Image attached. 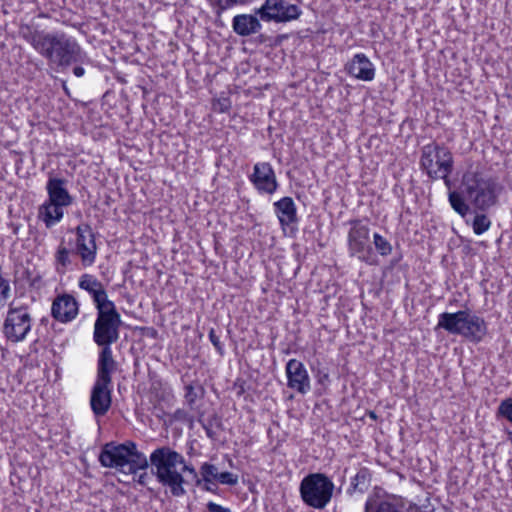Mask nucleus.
Returning a JSON list of instances; mask_svg holds the SVG:
<instances>
[{
	"instance_id": "20e7f679",
	"label": "nucleus",
	"mask_w": 512,
	"mask_h": 512,
	"mask_svg": "<svg viewBox=\"0 0 512 512\" xmlns=\"http://www.w3.org/2000/svg\"><path fill=\"white\" fill-rule=\"evenodd\" d=\"M67 180L49 176L46 184L48 199L39 207L38 217L47 228L60 222L64 208L73 204L74 198L67 189Z\"/></svg>"
},
{
	"instance_id": "09e8293b",
	"label": "nucleus",
	"mask_w": 512,
	"mask_h": 512,
	"mask_svg": "<svg viewBox=\"0 0 512 512\" xmlns=\"http://www.w3.org/2000/svg\"><path fill=\"white\" fill-rule=\"evenodd\" d=\"M370 416H371V418H374V419L376 418V415H375V413H374V412H371V413H370Z\"/></svg>"
},
{
	"instance_id": "79ce46f5",
	"label": "nucleus",
	"mask_w": 512,
	"mask_h": 512,
	"mask_svg": "<svg viewBox=\"0 0 512 512\" xmlns=\"http://www.w3.org/2000/svg\"><path fill=\"white\" fill-rule=\"evenodd\" d=\"M150 478L149 474L145 471L143 473H141L138 478H137V483L142 485V486H146L147 485V480Z\"/></svg>"
},
{
	"instance_id": "a19ab883",
	"label": "nucleus",
	"mask_w": 512,
	"mask_h": 512,
	"mask_svg": "<svg viewBox=\"0 0 512 512\" xmlns=\"http://www.w3.org/2000/svg\"><path fill=\"white\" fill-rule=\"evenodd\" d=\"M83 65L84 64H75V67L73 68V74L78 78L84 76L85 74V69Z\"/></svg>"
},
{
	"instance_id": "a18cd8bd",
	"label": "nucleus",
	"mask_w": 512,
	"mask_h": 512,
	"mask_svg": "<svg viewBox=\"0 0 512 512\" xmlns=\"http://www.w3.org/2000/svg\"><path fill=\"white\" fill-rule=\"evenodd\" d=\"M444 181L445 186L450 190L451 189V180L449 178V175H446L445 178H441Z\"/></svg>"
},
{
	"instance_id": "c9c22d12",
	"label": "nucleus",
	"mask_w": 512,
	"mask_h": 512,
	"mask_svg": "<svg viewBox=\"0 0 512 512\" xmlns=\"http://www.w3.org/2000/svg\"><path fill=\"white\" fill-rule=\"evenodd\" d=\"M217 481L221 484L234 486L238 483V476L231 472H219Z\"/></svg>"
},
{
	"instance_id": "dca6fc26",
	"label": "nucleus",
	"mask_w": 512,
	"mask_h": 512,
	"mask_svg": "<svg viewBox=\"0 0 512 512\" xmlns=\"http://www.w3.org/2000/svg\"><path fill=\"white\" fill-rule=\"evenodd\" d=\"M78 312V302L72 295H59L52 303L51 314L55 320L61 323L72 321L76 318Z\"/></svg>"
},
{
	"instance_id": "423d86ee",
	"label": "nucleus",
	"mask_w": 512,
	"mask_h": 512,
	"mask_svg": "<svg viewBox=\"0 0 512 512\" xmlns=\"http://www.w3.org/2000/svg\"><path fill=\"white\" fill-rule=\"evenodd\" d=\"M299 491L307 506L324 509L331 501L334 484L325 474L312 473L302 479Z\"/></svg>"
},
{
	"instance_id": "9b49d317",
	"label": "nucleus",
	"mask_w": 512,
	"mask_h": 512,
	"mask_svg": "<svg viewBox=\"0 0 512 512\" xmlns=\"http://www.w3.org/2000/svg\"><path fill=\"white\" fill-rule=\"evenodd\" d=\"M122 324L120 314L97 315L94 324L93 339L99 346H110L119 339V328Z\"/></svg>"
},
{
	"instance_id": "cd10ccee",
	"label": "nucleus",
	"mask_w": 512,
	"mask_h": 512,
	"mask_svg": "<svg viewBox=\"0 0 512 512\" xmlns=\"http://www.w3.org/2000/svg\"><path fill=\"white\" fill-rule=\"evenodd\" d=\"M371 480L369 470L361 468L351 481V487L348 489L349 493L354 491L364 492L368 489Z\"/></svg>"
},
{
	"instance_id": "ea45409f",
	"label": "nucleus",
	"mask_w": 512,
	"mask_h": 512,
	"mask_svg": "<svg viewBox=\"0 0 512 512\" xmlns=\"http://www.w3.org/2000/svg\"><path fill=\"white\" fill-rule=\"evenodd\" d=\"M206 507H207L208 512H231V510L229 508L223 507L214 502H208Z\"/></svg>"
},
{
	"instance_id": "de8ad7c7",
	"label": "nucleus",
	"mask_w": 512,
	"mask_h": 512,
	"mask_svg": "<svg viewBox=\"0 0 512 512\" xmlns=\"http://www.w3.org/2000/svg\"><path fill=\"white\" fill-rule=\"evenodd\" d=\"M327 380L328 379V374H324L323 377L320 379V382H322L323 380Z\"/></svg>"
},
{
	"instance_id": "4468645a",
	"label": "nucleus",
	"mask_w": 512,
	"mask_h": 512,
	"mask_svg": "<svg viewBox=\"0 0 512 512\" xmlns=\"http://www.w3.org/2000/svg\"><path fill=\"white\" fill-rule=\"evenodd\" d=\"M249 179L260 193L273 194L278 188L275 172L268 162L256 163Z\"/></svg>"
},
{
	"instance_id": "7c9ffc66",
	"label": "nucleus",
	"mask_w": 512,
	"mask_h": 512,
	"mask_svg": "<svg viewBox=\"0 0 512 512\" xmlns=\"http://www.w3.org/2000/svg\"><path fill=\"white\" fill-rule=\"evenodd\" d=\"M373 243H374V246H375L377 252L381 256H388V255L391 254V252H392V245L382 235H380L378 233H374V235H373Z\"/></svg>"
},
{
	"instance_id": "393cba45",
	"label": "nucleus",
	"mask_w": 512,
	"mask_h": 512,
	"mask_svg": "<svg viewBox=\"0 0 512 512\" xmlns=\"http://www.w3.org/2000/svg\"><path fill=\"white\" fill-rule=\"evenodd\" d=\"M43 30L34 29L30 25H21L19 29L20 36L27 41L38 53L40 52L48 34Z\"/></svg>"
},
{
	"instance_id": "0eeeda50",
	"label": "nucleus",
	"mask_w": 512,
	"mask_h": 512,
	"mask_svg": "<svg viewBox=\"0 0 512 512\" xmlns=\"http://www.w3.org/2000/svg\"><path fill=\"white\" fill-rule=\"evenodd\" d=\"M32 328V317L26 305L15 306L10 303L3 323V333L12 343L22 342L26 339Z\"/></svg>"
},
{
	"instance_id": "3c124183",
	"label": "nucleus",
	"mask_w": 512,
	"mask_h": 512,
	"mask_svg": "<svg viewBox=\"0 0 512 512\" xmlns=\"http://www.w3.org/2000/svg\"><path fill=\"white\" fill-rule=\"evenodd\" d=\"M360 1H361V0H354V2H356V3L360 2Z\"/></svg>"
},
{
	"instance_id": "49530a36",
	"label": "nucleus",
	"mask_w": 512,
	"mask_h": 512,
	"mask_svg": "<svg viewBox=\"0 0 512 512\" xmlns=\"http://www.w3.org/2000/svg\"><path fill=\"white\" fill-rule=\"evenodd\" d=\"M507 437L512 442V431H507Z\"/></svg>"
},
{
	"instance_id": "4be33fe9",
	"label": "nucleus",
	"mask_w": 512,
	"mask_h": 512,
	"mask_svg": "<svg viewBox=\"0 0 512 512\" xmlns=\"http://www.w3.org/2000/svg\"><path fill=\"white\" fill-rule=\"evenodd\" d=\"M462 329L464 333H460V335L476 343L480 342L487 333L484 319L473 313H470Z\"/></svg>"
},
{
	"instance_id": "9d476101",
	"label": "nucleus",
	"mask_w": 512,
	"mask_h": 512,
	"mask_svg": "<svg viewBox=\"0 0 512 512\" xmlns=\"http://www.w3.org/2000/svg\"><path fill=\"white\" fill-rule=\"evenodd\" d=\"M364 512H434V508L426 505L420 507L400 496L391 495L384 499L369 498Z\"/></svg>"
},
{
	"instance_id": "37998d69",
	"label": "nucleus",
	"mask_w": 512,
	"mask_h": 512,
	"mask_svg": "<svg viewBox=\"0 0 512 512\" xmlns=\"http://www.w3.org/2000/svg\"><path fill=\"white\" fill-rule=\"evenodd\" d=\"M174 417L177 420H183L186 417V412L184 410L178 409L175 411Z\"/></svg>"
},
{
	"instance_id": "bb28decb",
	"label": "nucleus",
	"mask_w": 512,
	"mask_h": 512,
	"mask_svg": "<svg viewBox=\"0 0 512 512\" xmlns=\"http://www.w3.org/2000/svg\"><path fill=\"white\" fill-rule=\"evenodd\" d=\"M71 253L72 251L64 246L62 241L55 252V267L58 273L64 274L67 268L71 265Z\"/></svg>"
},
{
	"instance_id": "58836bf2",
	"label": "nucleus",
	"mask_w": 512,
	"mask_h": 512,
	"mask_svg": "<svg viewBox=\"0 0 512 512\" xmlns=\"http://www.w3.org/2000/svg\"><path fill=\"white\" fill-rule=\"evenodd\" d=\"M221 9H226L237 4H244L247 0H215Z\"/></svg>"
},
{
	"instance_id": "f257e3e1",
	"label": "nucleus",
	"mask_w": 512,
	"mask_h": 512,
	"mask_svg": "<svg viewBox=\"0 0 512 512\" xmlns=\"http://www.w3.org/2000/svg\"><path fill=\"white\" fill-rule=\"evenodd\" d=\"M150 465L151 474L156 477L166 492L174 497L186 494L184 472L196 476L194 467L186 464L184 456L168 446L158 447L151 453Z\"/></svg>"
},
{
	"instance_id": "7ed1b4c3",
	"label": "nucleus",
	"mask_w": 512,
	"mask_h": 512,
	"mask_svg": "<svg viewBox=\"0 0 512 512\" xmlns=\"http://www.w3.org/2000/svg\"><path fill=\"white\" fill-rule=\"evenodd\" d=\"M462 193L467 200L480 211H487L498 201L502 190L500 184L491 177L478 172H466L462 177Z\"/></svg>"
},
{
	"instance_id": "2eb2a0df",
	"label": "nucleus",
	"mask_w": 512,
	"mask_h": 512,
	"mask_svg": "<svg viewBox=\"0 0 512 512\" xmlns=\"http://www.w3.org/2000/svg\"><path fill=\"white\" fill-rule=\"evenodd\" d=\"M287 385L289 388L305 394L310 390V378L304 364L290 359L286 364Z\"/></svg>"
},
{
	"instance_id": "e433bc0d",
	"label": "nucleus",
	"mask_w": 512,
	"mask_h": 512,
	"mask_svg": "<svg viewBox=\"0 0 512 512\" xmlns=\"http://www.w3.org/2000/svg\"><path fill=\"white\" fill-rule=\"evenodd\" d=\"M209 339H210L212 345L217 350V352L220 355H223L224 354L223 344L221 343L219 336H217V334L213 328H211L209 331Z\"/></svg>"
},
{
	"instance_id": "aec40b11",
	"label": "nucleus",
	"mask_w": 512,
	"mask_h": 512,
	"mask_svg": "<svg viewBox=\"0 0 512 512\" xmlns=\"http://www.w3.org/2000/svg\"><path fill=\"white\" fill-rule=\"evenodd\" d=\"M469 310H460L455 313L444 312L439 315L437 328H442L450 334L464 333L463 326L470 315Z\"/></svg>"
},
{
	"instance_id": "2f4dec72",
	"label": "nucleus",
	"mask_w": 512,
	"mask_h": 512,
	"mask_svg": "<svg viewBox=\"0 0 512 512\" xmlns=\"http://www.w3.org/2000/svg\"><path fill=\"white\" fill-rule=\"evenodd\" d=\"M491 225V221L485 214H477L473 220L472 227L476 235L486 232Z\"/></svg>"
},
{
	"instance_id": "39448f33",
	"label": "nucleus",
	"mask_w": 512,
	"mask_h": 512,
	"mask_svg": "<svg viewBox=\"0 0 512 512\" xmlns=\"http://www.w3.org/2000/svg\"><path fill=\"white\" fill-rule=\"evenodd\" d=\"M420 167L432 180L450 175L454 169V158L450 149L437 142L421 148Z\"/></svg>"
},
{
	"instance_id": "5701e85b",
	"label": "nucleus",
	"mask_w": 512,
	"mask_h": 512,
	"mask_svg": "<svg viewBox=\"0 0 512 512\" xmlns=\"http://www.w3.org/2000/svg\"><path fill=\"white\" fill-rule=\"evenodd\" d=\"M274 209L281 226H289L297 221V209L291 197H283L275 202Z\"/></svg>"
},
{
	"instance_id": "4c0bfd02",
	"label": "nucleus",
	"mask_w": 512,
	"mask_h": 512,
	"mask_svg": "<svg viewBox=\"0 0 512 512\" xmlns=\"http://www.w3.org/2000/svg\"><path fill=\"white\" fill-rule=\"evenodd\" d=\"M197 399V394L194 391V387L189 384L185 386V400L190 407H192Z\"/></svg>"
},
{
	"instance_id": "f3484780",
	"label": "nucleus",
	"mask_w": 512,
	"mask_h": 512,
	"mask_svg": "<svg viewBox=\"0 0 512 512\" xmlns=\"http://www.w3.org/2000/svg\"><path fill=\"white\" fill-rule=\"evenodd\" d=\"M110 383L95 381L90 396V406L96 417L104 416L112 404Z\"/></svg>"
},
{
	"instance_id": "f8f14e48",
	"label": "nucleus",
	"mask_w": 512,
	"mask_h": 512,
	"mask_svg": "<svg viewBox=\"0 0 512 512\" xmlns=\"http://www.w3.org/2000/svg\"><path fill=\"white\" fill-rule=\"evenodd\" d=\"M75 253L80 257L83 267L92 266L97 255L95 234L89 224L82 223L75 228Z\"/></svg>"
},
{
	"instance_id": "a211bd4d",
	"label": "nucleus",
	"mask_w": 512,
	"mask_h": 512,
	"mask_svg": "<svg viewBox=\"0 0 512 512\" xmlns=\"http://www.w3.org/2000/svg\"><path fill=\"white\" fill-rule=\"evenodd\" d=\"M345 71L352 77L361 81H372L375 77V67L370 59L363 53H358L345 65Z\"/></svg>"
},
{
	"instance_id": "f03ea898",
	"label": "nucleus",
	"mask_w": 512,
	"mask_h": 512,
	"mask_svg": "<svg viewBox=\"0 0 512 512\" xmlns=\"http://www.w3.org/2000/svg\"><path fill=\"white\" fill-rule=\"evenodd\" d=\"M39 54L59 72L73 64H89L90 60L79 43L63 32L49 33Z\"/></svg>"
},
{
	"instance_id": "473e14b6",
	"label": "nucleus",
	"mask_w": 512,
	"mask_h": 512,
	"mask_svg": "<svg viewBox=\"0 0 512 512\" xmlns=\"http://www.w3.org/2000/svg\"><path fill=\"white\" fill-rule=\"evenodd\" d=\"M200 474L204 482L210 483L212 479L217 480L219 472L215 465L205 462L200 467Z\"/></svg>"
},
{
	"instance_id": "c03bdc74",
	"label": "nucleus",
	"mask_w": 512,
	"mask_h": 512,
	"mask_svg": "<svg viewBox=\"0 0 512 512\" xmlns=\"http://www.w3.org/2000/svg\"><path fill=\"white\" fill-rule=\"evenodd\" d=\"M203 489H204V490H206V491H209V492H213V493H215V492H216L217 487L215 486V484H213V483H211V482H210V483H206V482H205V484H204V486H203Z\"/></svg>"
},
{
	"instance_id": "b1692460",
	"label": "nucleus",
	"mask_w": 512,
	"mask_h": 512,
	"mask_svg": "<svg viewBox=\"0 0 512 512\" xmlns=\"http://www.w3.org/2000/svg\"><path fill=\"white\" fill-rule=\"evenodd\" d=\"M79 287L87 291L94 302H99L107 293L102 283L93 275L83 274L79 279Z\"/></svg>"
},
{
	"instance_id": "6e6552de",
	"label": "nucleus",
	"mask_w": 512,
	"mask_h": 512,
	"mask_svg": "<svg viewBox=\"0 0 512 512\" xmlns=\"http://www.w3.org/2000/svg\"><path fill=\"white\" fill-rule=\"evenodd\" d=\"M301 13L297 5L286 0H265L256 9V15L264 22L286 23L298 19Z\"/></svg>"
},
{
	"instance_id": "412c9836",
	"label": "nucleus",
	"mask_w": 512,
	"mask_h": 512,
	"mask_svg": "<svg viewBox=\"0 0 512 512\" xmlns=\"http://www.w3.org/2000/svg\"><path fill=\"white\" fill-rule=\"evenodd\" d=\"M116 368L117 363L113 358L110 346H104L99 354L96 381L112 384L111 374Z\"/></svg>"
},
{
	"instance_id": "72a5a7b5",
	"label": "nucleus",
	"mask_w": 512,
	"mask_h": 512,
	"mask_svg": "<svg viewBox=\"0 0 512 512\" xmlns=\"http://www.w3.org/2000/svg\"><path fill=\"white\" fill-rule=\"evenodd\" d=\"M97 308V315H106L110 313L119 314L116 310L115 304L108 300L107 294L103 296V299L99 300V302H95Z\"/></svg>"
},
{
	"instance_id": "8fccbe9b",
	"label": "nucleus",
	"mask_w": 512,
	"mask_h": 512,
	"mask_svg": "<svg viewBox=\"0 0 512 512\" xmlns=\"http://www.w3.org/2000/svg\"><path fill=\"white\" fill-rule=\"evenodd\" d=\"M200 483H201V480H199V479H198V480L196 481V484H197V485H200Z\"/></svg>"
},
{
	"instance_id": "f704fd0d",
	"label": "nucleus",
	"mask_w": 512,
	"mask_h": 512,
	"mask_svg": "<svg viewBox=\"0 0 512 512\" xmlns=\"http://www.w3.org/2000/svg\"><path fill=\"white\" fill-rule=\"evenodd\" d=\"M498 413L512 423V399L511 398L505 399L500 403V405L498 407Z\"/></svg>"
},
{
	"instance_id": "a878e982",
	"label": "nucleus",
	"mask_w": 512,
	"mask_h": 512,
	"mask_svg": "<svg viewBox=\"0 0 512 512\" xmlns=\"http://www.w3.org/2000/svg\"><path fill=\"white\" fill-rule=\"evenodd\" d=\"M131 450V455H129L128 462L126 467H128V473L136 474L139 470H146L149 466L148 459L146 456L137 450V446L135 445V450Z\"/></svg>"
},
{
	"instance_id": "1a4fd4ad",
	"label": "nucleus",
	"mask_w": 512,
	"mask_h": 512,
	"mask_svg": "<svg viewBox=\"0 0 512 512\" xmlns=\"http://www.w3.org/2000/svg\"><path fill=\"white\" fill-rule=\"evenodd\" d=\"M348 249L351 256H357L359 260L372 264L373 250L370 245V230L359 220L351 221V228L348 232Z\"/></svg>"
},
{
	"instance_id": "ddd939ff",
	"label": "nucleus",
	"mask_w": 512,
	"mask_h": 512,
	"mask_svg": "<svg viewBox=\"0 0 512 512\" xmlns=\"http://www.w3.org/2000/svg\"><path fill=\"white\" fill-rule=\"evenodd\" d=\"M135 450V443L133 441H125L124 443L109 442L106 443L99 455V462L102 466L108 468H115L124 471L126 467L131 450Z\"/></svg>"
},
{
	"instance_id": "c85d7f7f",
	"label": "nucleus",
	"mask_w": 512,
	"mask_h": 512,
	"mask_svg": "<svg viewBox=\"0 0 512 512\" xmlns=\"http://www.w3.org/2000/svg\"><path fill=\"white\" fill-rule=\"evenodd\" d=\"M198 422L202 425L203 429L206 432V435L210 439L216 438V432L214 428H222L221 417L216 413L209 416L206 420H203L201 417L198 419Z\"/></svg>"
},
{
	"instance_id": "6ab92c4d",
	"label": "nucleus",
	"mask_w": 512,
	"mask_h": 512,
	"mask_svg": "<svg viewBox=\"0 0 512 512\" xmlns=\"http://www.w3.org/2000/svg\"><path fill=\"white\" fill-rule=\"evenodd\" d=\"M259 15L254 14H238L232 19L233 31L242 37L259 33L262 29Z\"/></svg>"
},
{
	"instance_id": "c756f323",
	"label": "nucleus",
	"mask_w": 512,
	"mask_h": 512,
	"mask_svg": "<svg viewBox=\"0 0 512 512\" xmlns=\"http://www.w3.org/2000/svg\"><path fill=\"white\" fill-rule=\"evenodd\" d=\"M449 202L451 207L461 216H465L469 212V206L466 204L463 196L456 192V191H450L449 195Z\"/></svg>"
}]
</instances>
